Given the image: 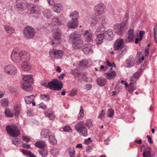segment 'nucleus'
Listing matches in <instances>:
<instances>
[{"label": "nucleus", "instance_id": "nucleus-43", "mask_svg": "<svg viewBox=\"0 0 157 157\" xmlns=\"http://www.w3.org/2000/svg\"><path fill=\"white\" fill-rule=\"evenodd\" d=\"M40 8L38 6L33 5L31 8V11L32 13H38L39 11H40Z\"/></svg>", "mask_w": 157, "mask_h": 157}, {"label": "nucleus", "instance_id": "nucleus-5", "mask_svg": "<svg viewBox=\"0 0 157 157\" xmlns=\"http://www.w3.org/2000/svg\"><path fill=\"white\" fill-rule=\"evenodd\" d=\"M63 87V83L61 81L58 79H54L48 82V88L51 89L59 91Z\"/></svg>", "mask_w": 157, "mask_h": 157}, {"label": "nucleus", "instance_id": "nucleus-12", "mask_svg": "<svg viewBox=\"0 0 157 157\" xmlns=\"http://www.w3.org/2000/svg\"><path fill=\"white\" fill-rule=\"evenodd\" d=\"M105 6L102 3H99L97 4L94 7L95 13L97 16H100L105 13Z\"/></svg>", "mask_w": 157, "mask_h": 157}, {"label": "nucleus", "instance_id": "nucleus-50", "mask_svg": "<svg viewBox=\"0 0 157 157\" xmlns=\"http://www.w3.org/2000/svg\"><path fill=\"white\" fill-rule=\"evenodd\" d=\"M51 154L53 156H55L59 153V151L58 149L56 148H53L50 151Z\"/></svg>", "mask_w": 157, "mask_h": 157}, {"label": "nucleus", "instance_id": "nucleus-34", "mask_svg": "<svg viewBox=\"0 0 157 157\" xmlns=\"http://www.w3.org/2000/svg\"><path fill=\"white\" fill-rule=\"evenodd\" d=\"M90 21V25L91 26H94L96 25L98 22V19L96 17L92 16V18L89 20Z\"/></svg>", "mask_w": 157, "mask_h": 157}, {"label": "nucleus", "instance_id": "nucleus-3", "mask_svg": "<svg viewBox=\"0 0 157 157\" xmlns=\"http://www.w3.org/2000/svg\"><path fill=\"white\" fill-rule=\"evenodd\" d=\"M33 77L31 75H26L23 76V79L25 82L21 86L22 89L28 91L32 90L33 88L29 83H33Z\"/></svg>", "mask_w": 157, "mask_h": 157}, {"label": "nucleus", "instance_id": "nucleus-6", "mask_svg": "<svg viewBox=\"0 0 157 157\" xmlns=\"http://www.w3.org/2000/svg\"><path fill=\"white\" fill-rule=\"evenodd\" d=\"M6 129L8 134L12 137H17L20 134V131L17 127L15 125L7 126L6 128Z\"/></svg>", "mask_w": 157, "mask_h": 157}, {"label": "nucleus", "instance_id": "nucleus-45", "mask_svg": "<svg viewBox=\"0 0 157 157\" xmlns=\"http://www.w3.org/2000/svg\"><path fill=\"white\" fill-rule=\"evenodd\" d=\"M22 151L24 154L29 156V157H36L34 154L28 150L23 149Z\"/></svg>", "mask_w": 157, "mask_h": 157}, {"label": "nucleus", "instance_id": "nucleus-24", "mask_svg": "<svg viewBox=\"0 0 157 157\" xmlns=\"http://www.w3.org/2000/svg\"><path fill=\"white\" fill-rule=\"evenodd\" d=\"M77 76L78 77V81L80 82H82L83 81L86 82H89L88 80V78L86 75H85L82 73H78Z\"/></svg>", "mask_w": 157, "mask_h": 157}, {"label": "nucleus", "instance_id": "nucleus-30", "mask_svg": "<svg viewBox=\"0 0 157 157\" xmlns=\"http://www.w3.org/2000/svg\"><path fill=\"white\" fill-rule=\"evenodd\" d=\"M97 84L101 86H104L106 83L105 79L102 77L98 78L97 80Z\"/></svg>", "mask_w": 157, "mask_h": 157}, {"label": "nucleus", "instance_id": "nucleus-9", "mask_svg": "<svg viewBox=\"0 0 157 157\" xmlns=\"http://www.w3.org/2000/svg\"><path fill=\"white\" fill-rule=\"evenodd\" d=\"M61 32L60 29H56L53 30V37L54 39L52 41V45H55L59 43L61 36Z\"/></svg>", "mask_w": 157, "mask_h": 157}, {"label": "nucleus", "instance_id": "nucleus-17", "mask_svg": "<svg viewBox=\"0 0 157 157\" xmlns=\"http://www.w3.org/2000/svg\"><path fill=\"white\" fill-rule=\"evenodd\" d=\"M96 39V43L97 44H101L103 42V39L105 38L104 34L103 33H95Z\"/></svg>", "mask_w": 157, "mask_h": 157}, {"label": "nucleus", "instance_id": "nucleus-61", "mask_svg": "<svg viewBox=\"0 0 157 157\" xmlns=\"http://www.w3.org/2000/svg\"><path fill=\"white\" fill-rule=\"evenodd\" d=\"M85 89L87 90H89L91 89L92 88V85L90 84H87L85 86Z\"/></svg>", "mask_w": 157, "mask_h": 157}, {"label": "nucleus", "instance_id": "nucleus-29", "mask_svg": "<svg viewBox=\"0 0 157 157\" xmlns=\"http://www.w3.org/2000/svg\"><path fill=\"white\" fill-rule=\"evenodd\" d=\"M69 17L72 20H76L78 21V19L79 18V15L77 11L73 12L69 15Z\"/></svg>", "mask_w": 157, "mask_h": 157}, {"label": "nucleus", "instance_id": "nucleus-10", "mask_svg": "<svg viewBox=\"0 0 157 157\" xmlns=\"http://www.w3.org/2000/svg\"><path fill=\"white\" fill-rule=\"evenodd\" d=\"M25 38L28 39H32L34 36L36 32L35 29L31 26H28L25 28L23 31Z\"/></svg>", "mask_w": 157, "mask_h": 157}, {"label": "nucleus", "instance_id": "nucleus-41", "mask_svg": "<svg viewBox=\"0 0 157 157\" xmlns=\"http://www.w3.org/2000/svg\"><path fill=\"white\" fill-rule=\"evenodd\" d=\"M5 115L8 117H13L14 114L11 110L8 109H6L5 111Z\"/></svg>", "mask_w": 157, "mask_h": 157}, {"label": "nucleus", "instance_id": "nucleus-64", "mask_svg": "<svg viewBox=\"0 0 157 157\" xmlns=\"http://www.w3.org/2000/svg\"><path fill=\"white\" fill-rule=\"evenodd\" d=\"M23 147L26 148H30L31 147L29 144H27L25 143L23 144Z\"/></svg>", "mask_w": 157, "mask_h": 157}, {"label": "nucleus", "instance_id": "nucleus-37", "mask_svg": "<svg viewBox=\"0 0 157 157\" xmlns=\"http://www.w3.org/2000/svg\"><path fill=\"white\" fill-rule=\"evenodd\" d=\"M12 142L13 144L18 147H20L22 144V142L18 138L12 140Z\"/></svg>", "mask_w": 157, "mask_h": 157}, {"label": "nucleus", "instance_id": "nucleus-21", "mask_svg": "<svg viewBox=\"0 0 157 157\" xmlns=\"http://www.w3.org/2000/svg\"><path fill=\"white\" fill-rule=\"evenodd\" d=\"M52 9L53 10L57 13H59L63 10L62 5L59 3L54 4L53 5Z\"/></svg>", "mask_w": 157, "mask_h": 157}, {"label": "nucleus", "instance_id": "nucleus-49", "mask_svg": "<svg viewBox=\"0 0 157 157\" xmlns=\"http://www.w3.org/2000/svg\"><path fill=\"white\" fill-rule=\"evenodd\" d=\"M104 30V25H101L97 28L95 33H98L99 32H103Z\"/></svg>", "mask_w": 157, "mask_h": 157}, {"label": "nucleus", "instance_id": "nucleus-11", "mask_svg": "<svg viewBox=\"0 0 157 157\" xmlns=\"http://www.w3.org/2000/svg\"><path fill=\"white\" fill-rule=\"evenodd\" d=\"M5 73L9 75H13L17 72V68L12 64H8L5 66L4 68Z\"/></svg>", "mask_w": 157, "mask_h": 157}, {"label": "nucleus", "instance_id": "nucleus-59", "mask_svg": "<svg viewBox=\"0 0 157 157\" xmlns=\"http://www.w3.org/2000/svg\"><path fill=\"white\" fill-rule=\"evenodd\" d=\"M149 48L147 47L145 48V55L146 56H149Z\"/></svg>", "mask_w": 157, "mask_h": 157}, {"label": "nucleus", "instance_id": "nucleus-20", "mask_svg": "<svg viewBox=\"0 0 157 157\" xmlns=\"http://www.w3.org/2000/svg\"><path fill=\"white\" fill-rule=\"evenodd\" d=\"M142 73L141 70H139L135 73L130 77V81L135 83L141 75Z\"/></svg>", "mask_w": 157, "mask_h": 157}, {"label": "nucleus", "instance_id": "nucleus-57", "mask_svg": "<svg viewBox=\"0 0 157 157\" xmlns=\"http://www.w3.org/2000/svg\"><path fill=\"white\" fill-rule=\"evenodd\" d=\"M77 90L76 89L72 90L70 94L69 95L71 96H74L77 94Z\"/></svg>", "mask_w": 157, "mask_h": 157}, {"label": "nucleus", "instance_id": "nucleus-56", "mask_svg": "<svg viewBox=\"0 0 157 157\" xmlns=\"http://www.w3.org/2000/svg\"><path fill=\"white\" fill-rule=\"evenodd\" d=\"M105 115V113L103 110H102L100 114L98 116V118L101 119H103L104 118Z\"/></svg>", "mask_w": 157, "mask_h": 157}, {"label": "nucleus", "instance_id": "nucleus-25", "mask_svg": "<svg viewBox=\"0 0 157 157\" xmlns=\"http://www.w3.org/2000/svg\"><path fill=\"white\" fill-rule=\"evenodd\" d=\"M103 33L104 34L105 39L107 40H110L113 36V33L111 29H108L107 31Z\"/></svg>", "mask_w": 157, "mask_h": 157}, {"label": "nucleus", "instance_id": "nucleus-51", "mask_svg": "<svg viewBox=\"0 0 157 157\" xmlns=\"http://www.w3.org/2000/svg\"><path fill=\"white\" fill-rule=\"evenodd\" d=\"M40 98L45 101H48L50 99V96L48 94H42L40 96Z\"/></svg>", "mask_w": 157, "mask_h": 157}, {"label": "nucleus", "instance_id": "nucleus-1", "mask_svg": "<svg viewBox=\"0 0 157 157\" xmlns=\"http://www.w3.org/2000/svg\"><path fill=\"white\" fill-rule=\"evenodd\" d=\"M30 58L29 53L24 51L18 52L13 50L11 56V59L15 63H19L23 60H29Z\"/></svg>", "mask_w": 157, "mask_h": 157}, {"label": "nucleus", "instance_id": "nucleus-4", "mask_svg": "<svg viewBox=\"0 0 157 157\" xmlns=\"http://www.w3.org/2000/svg\"><path fill=\"white\" fill-rule=\"evenodd\" d=\"M84 122L80 121L75 125V129L79 135L83 136L86 137L88 136V131L86 128L84 126Z\"/></svg>", "mask_w": 157, "mask_h": 157}, {"label": "nucleus", "instance_id": "nucleus-39", "mask_svg": "<svg viewBox=\"0 0 157 157\" xmlns=\"http://www.w3.org/2000/svg\"><path fill=\"white\" fill-rule=\"evenodd\" d=\"M130 82L129 84L128 91L129 92H132L134 91L136 89L135 85H134L135 82L130 81Z\"/></svg>", "mask_w": 157, "mask_h": 157}, {"label": "nucleus", "instance_id": "nucleus-22", "mask_svg": "<svg viewBox=\"0 0 157 157\" xmlns=\"http://www.w3.org/2000/svg\"><path fill=\"white\" fill-rule=\"evenodd\" d=\"M44 114L46 117H48L50 120H53L55 117V115L51 109H48L44 112Z\"/></svg>", "mask_w": 157, "mask_h": 157}, {"label": "nucleus", "instance_id": "nucleus-55", "mask_svg": "<svg viewBox=\"0 0 157 157\" xmlns=\"http://www.w3.org/2000/svg\"><path fill=\"white\" fill-rule=\"evenodd\" d=\"M63 130L66 132H71L72 131L71 128L69 125H66L63 128Z\"/></svg>", "mask_w": 157, "mask_h": 157}, {"label": "nucleus", "instance_id": "nucleus-13", "mask_svg": "<svg viewBox=\"0 0 157 157\" xmlns=\"http://www.w3.org/2000/svg\"><path fill=\"white\" fill-rule=\"evenodd\" d=\"M134 37V30L131 29L128 30V33L125 37L124 41L126 43L131 42L132 41Z\"/></svg>", "mask_w": 157, "mask_h": 157}, {"label": "nucleus", "instance_id": "nucleus-16", "mask_svg": "<svg viewBox=\"0 0 157 157\" xmlns=\"http://www.w3.org/2000/svg\"><path fill=\"white\" fill-rule=\"evenodd\" d=\"M124 41L121 38L116 40L114 43V48L115 50H119L122 49Z\"/></svg>", "mask_w": 157, "mask_h": 157}, {"label": "nucleus", "instance_id": "nucleus-58", "mask_svg": "<svg viewBox=\"0 0 157 157\" xmlns=\"http://www.w3.org/2000/svg\"><path fill=\"white\" fill-rule=\"evenodd\" d=\"M39 107L44 109L46 108L47 106L44 103H41L39 105Z\"/></svg>", "mask_w": 157, "mask_h": 157}, {"label": "nucleus", "instance_id": "nucleus-8", "mask_svg": "<svg viewBox=\"0 0 157 157\" xmlns=\"http://www.w3.org/2000/svg\"><path fill=\"white\" fill-rule=\"evenodd\" d=\"M114 31L117 34L121 35L127 30V28L124 24H117L114 25Z\"/></svg>", "mask_w": 157, "mask_h": 157}, {"label": "nucleus", "instance_id": "nucleus-60", "mask_svg": "<svg viewBox=\"0 0 157 157\" xmlns=\"http://www.w3.org/2000/svg\"><path fill=\"white\" fill-rule=\"evenodd\" d=\"M23 140L26 142H29L30 140V139L29 137L25 136H23Z\"/></svg>", "mask_w": 157, "mask_h": 157}, {"label": "nucleus", "instance_id": "nucleus-15", "mask_svg": "<svg viewBox=\"0 0 157 157\" xmlns=\"http://www.w3.org/2000/svg\"><path fill=\"white\" fill-rule=\"evenodd\" d=\"M28 3L26 0H16V6L18 9H25Z\"/></svg>", "mask_w": 157, "mask_h": 157}, {"label": "nucleus", "instance_id": "nucleus-36", "mask_svg": "<svg viewBox=\"0 0 157 157\" xmlns=\"http://www.w3.org/2000/svg\"><path fill=\"white\" fill-rule=\"evenodd\" d=\"M127 64L129 67L133 66L135 64V60L133 57L129 58L127 61Z\"/></svg>", "mask_w": 157, "mask_h": 157}, {"label": "nucleus", "instance_id": "nucleus-32", "mask_svg": "<svg viewBox=\"0 0 157 157\" xmlns=\"http://www.w3.org/2000/svg\"><path fill=\"white\" fill-rule=\"evenodd\" d=\"M35 98V96L33 95L26 96L25 99L26 102L28 104H30L33 101Z\"/></svg>", "mask_w": 157, "mask_h": 157}, {"label": "nucleus", "instance_id": "nucleus-42", "mask_svg": "<svg viewBox=\"0 0 157 157\" xmlns=\"http://www.w3.org/2000/svg\"><path fill=\"white\" fill-rule=\"evenodd\" d=\"M2 106L5 108L7 107L9 105L8 100L7 99L2 98L1 100Z\"/></svg>", "mask_w": 157, "mask_h": 157}, {"label": "nucleus", "instance_id": "nucleus-18", "mask_svg": "<svg viewBox=\"0 0 157 157\" xmlns=\"http://www.w3.org/2000/svg\"><path fill=\"white\" fill-rule=\"evenodd\" d=\"M21 67L24 71H27L30 70L32 67V66L29 62L25 61L21 63Z\"/></svg>", "mask_w": 157, "mask_h": 157}, {"label": "nucleus", "instance_id": "nucleus-2", "mask_svg": "<svg viewBox=\"0 0 157 157\" xmlns=\"http://www.w3.org/2000/svg\"><path fill=\"white\" fill-rule=\"evenodd\" d=\"M80 35L74 32L71 35V38L72 40V47L75 49L81 48L83 46V41L80 38Z\"/></svg>", "mask_w": 157, "mask_h": 157}, {"label": "nucleus", "instance_id": "nucleus-40", "mask_svg": "<svg viewBox=\"0 0 157 157\" xmlns=\"http://www.w3.org/2000/svg\"><path fill=\"white\" fill-rule=\"evenodd\" d=\"M78 115L79 116L77 118L79 120H82L84 116V109L82 108V106H81L80 107V110L78 113Z\"/></svg>", "mask_w": 157, "mask_h": 157}, {"label": "nucleus", "instance_id": "nucleus-47", "mask_svg": "<svg viewBox=\"0 0 157 157\" xmlns=\"http://www.w3.org/2000/svg\"><path fill=\"white\" fill-rule=\"evenodd\" d=\"M68 151L70 157H74L75 155L74 149L73 147H70L68 149ZM78 157H80L78 156Z\"/></svg>", "mask_w": 157, "mask_h": 157}, {"label": "nucleus", "instance_id": "nucleus-54", "mask_svg": "<svg viewBox=\"0 0 157 157\" xmlns=\"http://www.w3.org/2000/svg\"><path fill=\"white\" fill-rule=\"evenodd\" d=\"M143 157H151V152L150 151H144L143 154Z\"/></svg>", "mask_w": 157, "mask_h": 157}, {"label": "nucleus", "instance_id": "nucleus-23", "mask_svg": "<svg viewBox=\"0 0 157 157\" xmlns=\"http://www.w3.org/2000/svg\"><path fill=\"white\" fill-rule=\"evenodd\" d=\"M4 29L6 33L10 34L13 33L15 31L14 28L8 24L5 25Z\"/></svg>", "mask_w": 157, "mask_h": 157}, {"label": "nucleus", "instance_id": "nucleus-27", "mask_svg": "<svg viewBox=\"0 0 157 157\" xmlns=\"http://www.w3.org/2000/svg\"><path fill=\"white\" fill-rule=\"evenodd\" d=\"M92 45L90 44H86L83 48V52L86 54L89 53L91 50Z\"/></svg>", "mask_w": 157, "mask_h": 157}, {"label": "nucleus", "instance_id": "nucleus-33", "mask_svg": "<svg viewBox=\"0 0 157 157\" xmlns=\"http://www.w3.org/2000/svg\"><path fill=\"white\" fill-rule=\"evenodd\" d=\"M116 75V72L114 71L106 73L107 78L109 80L113 79Z\"/></svg>", "mask_w": 157, "mask_h": 157}, {"label": "nucleus", "instance_id": "nucleus-19", "mask_svg": "<svg viewBox=\"0 0 157 157\" xmlns=\"http://www.w3.org/2000/svg\"><path fill=\"white\" fill-rule=\"evenodd\" d=\"M78 26V21L71 20H70L67 23V26L68 28L75 29Z\"/></svg>", "mask_w": 157, "mask_h": 157}, {"label": "nucleus", "instance_id": "nucleus-52", "mask_svg": "<svg viewBox=\"0 0 157 157\" xmlns=\"http://www.w3.org/2000/svg\"><path fill=\"white\" fill-rule=\"evenodd\" d=\"M85 124L89 128L93 127V124H92V121L91 120H87L86 121Z\"/></svg>", "mask_w": 157, "mask_h": 157}, {"label": "nucleus", "instance_id": "nucleus-44", "mask_svg": "<svg viewBox=\"0 0 157 157\" xmlns=\"http://www.w3.org/2000/svg\"><path fill=\"white\" fill-rule=\"evenodd\" d=\"M13 110L15 113V116H18L20 112V108L17 105H14Z\"/></svg>", "mask_w": 157, "mask_h": 157}, {"label": "nucleus", "instance_id": "nucleus-53", "mask_svg": "<svg viewBox=\"0 0 157 157\" xmlns=\"http://www.w3.org/2000/svg\"><path fill=\"white\" fill-rule=\"evenodd\" d=\"M114 111L112 109H110L108 110L107 115L108 117H113L114 114Z\"/></svg>", "mask_w": 157, "mask_h": 157}, {"label": "nucleus", "instance_id": "nucleus-26", "mask_svg": "<svg viewBox=\"0 0 157 157\" xmlns=\"http://www.w3.org/2000/svg\"><path fill=\"white\" fill-rule=\"evenodd\" d=\"M51 24L52 26H58L62 24L61 21L57 17H55L52 19Z\"/></svg>", "mask_w": 157, "mask_h": 157}, {"label": "nucleus", "instance_id": "nucleus-35", "mask_svg": "<svg viewBox=\"0 0 157 157\" xmlns=\"http://www.w3.org/2000/svg\"><path fill=\"white\" fill-rule=\"evenodd\" d=\"M35 145L36 147L40 148H44L46 144L45 142L43 141H39L36 142L35 144Z\"/></svg>", "mask_w": 157, "mask_h": 157}, {"label": "nucleus", "instance_id": "nucleus-46", "mask_svg": "<svg viewBox=\"0 0 157 157\" xmlns=\"http://www.w3.org/2000/svg\"><path fill=\"white\" fill-rule=\"evenodd\" d=\"M49 137V141L51 144H55L57 143V141L54 136H50Z\"/></svg>", "mask_w": 157, "mask_h": 157}, {"label": "nucleus", "instance_id": "nucleus-48", "mask_svg": "<svg viewBox=\"0 0 157 157\" xmlns=\"http://www.w3.org/2000/svg\"><path fill=\"white\" fill-rule=\"evenodd\" d=\"M38 151L43 157H45L48 155V151L44 149L39 150Z\"/></svg>", "mask_w": 157, "mask_h": 157}, {"label": "nucleus", "instance_id": "nucleus-38", "mask_svg": "<svg viewBox=\"0 0 157 157\" xmlns=\"http://www.w3.org/2000/svg\"><path fill=\"white\" fill-rule=\"evenodd\" d=\"M89 62L86 59H83L80 61L79 65L80 66L83 67H87Z\"/></svg>", "mask_w": 157, "mask_h": 157}, {"label": "nucleus", "instance_id": "nucleus-63", "mask_svg": "<svg viewBox=\"0 0 157 157\" xmlns=\"http://www.w3.org/2000/svg\"><path fill=\"white\" fill-rule=\"evenodd\" d=\"M147 137L148 140L149 142L151 144H152L153 143V141L152 140L151 136L149 135H147Z\"/></svg>", "mask_w": 157, "mask_h": 157}, {"label": "nucleus", "instance_id": "nucleus-62", "mask_svg": "<svg viewBox=\"0 0 157 157\" xmlns=\"http://www.w3.org/2000/svg\"><path fill=\"white\" fill-rule=\"evenodd\" d=\"M41 84L42 86H44V87H45L46 88L48 87V83L44 81H42L41 82Z\"/></svg>", "mask_w": 157, "mask_h": 157}, {"label": "nucleus", "instance_id": "nucleus-14", "mask_svg": "<svg viewBox=\"0 0 157 157\" xmlns=\"http://www.w3.org/2000/svg\"><path fill=\"white\" fill-rule=\"evenodd\" d=\"M82 35L84 40L86 42H90L93 39L94 35L93 34L88 30L85 31L82 33Z\"/></svg>", "mask_w": 157, "mask_h": 157}, {"label": "nucleus", "instance_id": "nucleus-7", "mask_svg": "<svg viewBox=\"0 0 157 157\" xmlns=\"http://www.w3.org/2000/svg\"><path fill=\"white\" fill-rule=\"evenodd\" d=\"M63 51L55 49H52L49 52L50 56L52 59H59L62 58L64 55Z\"/></svg>", "mask_w": 157, "mask_h": 157}, {"label": "nucleus", "instance_id": "nucleus-28", "mask_svg": "<svg viewBox=\"0 0 157 157\" xmlns=\"http://www.w3.org/2000/svg\"><path fill=\"white\" fill-rule=\"evenodd\" d=\"M50 134V131L48 129H43L42 130L40 134L41 137L42 138L49 137Z\"/></svg>", "mask_w": 157, "mask_h": 157}, {"label": "nucleus", "instance_id": "nucleus-31", "mask_svg": "<svg viewBox=\"0 0 157 157\" xmlns=\"http://www.w3.org/2000/svg\"><path fill=\"white\" fill-rule=\"evenodd\" d=\"M42 13L44 17L46 18L49 19L52 16V15L50 12V10L48 9H44Z\"/></svg>", "mask_w": 157, "mask_h": 157}]
</instances>
